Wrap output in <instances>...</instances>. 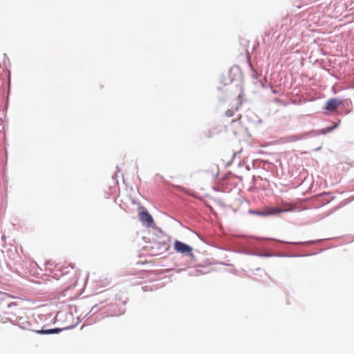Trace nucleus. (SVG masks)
<instances>
[{
	"label": "nucleus",
	"instance_id": "nucleus-8",
	"mask_svg": "<svg viewBox=\"0 0 354 354\" xmlns=\"http://www.w3.org/2000/svg\"><path fill=\"white\" fill-rule=\"evenodd\" d=\"M299 139V138L298 136H293L290 137V141H296V140H298Z\"/></svg>",
	"mask_w": 354,
	"mask_h": 354
},
{
	"label": "nucleus",
	"instance_id": "nucleus-6",
	"mask_svg": "<svg viewBox=\"0 0 354 354\" xmlns=\"http://www.w3.org/2000/svg\"><path fill=\"white\" fill-rule=\"evenodd\" d=\"M62 330L60 328H53L50 330H37V333L39 334H53V333H58Z\"/></svg>",
	"mask_w": 354,
	"mask_h": 354
},
{
	"label": "nucleus",
	"instance_id": "nucleus-5",
	"mask_svg": "<svg viewBox=\"0 0 354 354\" xmlns=\"http://www.w3.org/2000/svg\"><path fill=\"white\" fill-rule=\"evenodd\" d=\"M139 218L140 220L142 222L145 223L148 227H150L153 222L152 216L147 211L140 212L139 214Z\"/></svg>",
	"mask_w": 354,
	"mask_h": 354
},
{
	"label": "nucleus",
	"instance_id": "nucleus-3",
	"mask_svg": "<svg viewBox=\"0 0 354 354\" xmlns=\"http://www.w3.org/2000/svg\"><path fill=\"white\" fill-rule=\"evenodd\" d=\"M167 249V245L165 242H158L156 241L153 243V245L151 246V252L152 255H158L161 254L162 251H164Z\"/></svg>",
	"mask_w": 354,
	"mask_h": 354
},
{
	"label": "nucleus",
	"instance_id": "nucleus-4",
	"mask_svg": "<svg viewBox=\"0 0 354 354\" xmlns=\"http://www.w3.org/2000/svg\"><path fill=\"white\" fill-rule=\"evenodd\" d=\"M342 105V102L339 100L332 98L328 100L326 109V111H335L337 109H341Z\"/></svg>",
	"mask_w": 354,
	"mask_h": 354
},
{
	"label": "nucleus",
	"instance_id": "nucleus-9",
	"mask_svg": "<svg viewBox=\"0 0 354 354\" xmlns=\"http://www.w3.org/2000/svg\"><path fill=\"white\" fill-rule=\"evenodd\" d=\"M238 98H239V100H241V98H242L241 94L239 95Z\"/></svg>",
	"mask_w": 354,
	"mask_h": 354
},
{
	"label": "nucleus",
	"instance_id": "nucleus-1",
	"mask_svg": "<svg viewBox=\"0 0 354 354\" xmlns=\"http://www.w3.org/2000/svg\"><path fill=\"white\" fill-rule=\"evenodd\" d=\"M286 207H288L287 208H281V207H276V208H269L268 210H266L264 212H258L257 214L260 216H270V215H274L282 212H286L288 211H291L292 209V207L290 204L285 205Z\"/></svg>",
	"mask_w": 354,
	"mask_h": 354
},
{
	"label": "nucleus",
	"instance_id": "nucleus-7",
	"mask_svg": "<svg viewBox=\"0 0 354 354\" xmlns=\"http://www.w3.org/2000/svg\"><path fill=\"white\" fill-rule=\"evenodd\" d=\"M338 126V123H335L334 126L331 127H327L325 132H330Z\"/></svg>",
	"mask_w": 354,
	"mask_h": 354
},
{
	"label": "nucleus",
	"instance_id": "nucleus-2",
	"mask_svg": "<svg viewBox=\"0 0 354 354\" xmlns=\"http://www.w3.org/2000/svg\"><path fill=\"white\" fill-rule=\"evenodd\" d=\"M174 248L177 252L181 254H189L192 252V248L190 246L180 241H175Z\"/></svg>",
	"mask_w": 354,
	"mask_h": 354
}]
</instances>
